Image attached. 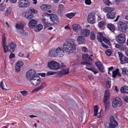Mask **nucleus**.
<instances>
[{
	"mask_svg": "<svg viewBox=\"0 0 128 128\" xmlns=\"http://www.w3.org/2000/svg\"><path fill=\"white\" fill-rule=\"evenodd\" d=\"M76 45L74 42V40L70 39L68 42L64 43L63 45L64 50L69 54L73 52L72 49L75 50Z\"/></svg>",
	"mask_w": 128,
	"mask_h": 128,
	"instance_id": "1",
	"label": "nucleus"
},
{
	"mask_svg": "<svg viewBox=\"0 0 128 128\" xmlns=\"http://www.w3.org/2000/svg\"><path fill=\"white\" fill-rule=\"evenodd\" d=\"M64 51L62 48L58 47L55 49H52L49 52V54L51 56H58L62 57L64 54Z\"/></svg>",
	"mask_w": 128,
	"mask_h": 128,
	"instance_id": "2",
	"label": "nucleus"
},
{
	"mask_svg": "<svg viewBox=\"0 0 128 128\" xmlns=\"http://www.w3.org/2000/svg\"><path fill=\"white\" fill-rule=\"evenodd\" d=\"M47 65L49 68L54 70H58L60 66V64L59 63L54 60L49 61Z\"/></svg>",
	"mask_w": 128,
	"mask_h": 128,
	"instance_id": "3",
	"label": "nucleus"
},
{
	"mask_svg": "<svg viewBox=\"0 0 128 128\" xmlns=\"http://www.w3.org/2000/svg\"><path fill=\"white\" fill-rule=\"evenodd\" d=\"M16 46V44L15 42H11L8 44V46L7 45L4 49V52L6 53L8 52H13Z\"/></svg>",
	"mask_w": 128,
	"mask_h": 128,
	"instance_id": "4",
	"label": "nucleus"
},
{
	"mask_svg": "<svg viewBox=\"0 0 128 128\" xmlns=\"http://www.w3.org/2000/svg\"><path fill=\"white\" fill-rule=\"evenodd\" d=\"M122 104L121 99L118 97H116L113 100L112 105L114 108H118Z\"/></svg>",
	"mask_w": 128,
	"mask_h": 128,
	"instance_id": "5",
	"label": "nucleus"
},
{
	"mask_svg": "<svg viewBox=\"0 0 128 128\" xmlns=\"http://www.w3.org/2000/svg\"><path fill=\"white\" fill-rule=\"evenodd\" d=\"M116 42L118 43H124L126 40L125 35L123 34H121L116 36Z\"/></svg>",
	"mask_w": 128,
	"mask_h": 128,
	"instance_id": "6",
	"label": "nucleus"
},
{
	"mask_svg": "<svg viewBox=\"0 0 128 128\" xmlns=\"http://www.w3.org/2000/svg\"><path fill=\"white\" fill-rule=\"evenodd\" d=\"M36 75L35 71L32 69L28 70L26 74V78L28 80H32Z\"/></svg>",
	"mask_w": 128,
	"mask_h": 128,
	"instance_id": "7",
	"label": "nucleus"
},
{
	"mask_svg": "<svg viewBox=\"0 0 128 128\" xmlns=\"http://www.w3.org/2000/svg\"><path fill=\"white\" fill-rule=\"evenodd\" d=\"M118 54L120 63L122 64H124L126 63H128V58L127 57L124 56L120 52H118Z\"/></svg>",
	"mask_w": 128,
	"mask_h": 128,
	"instance_id": "8",
	"label": "nucleus"
},
{
	"mask_svg": "<svg viewBox=\"0 0 128 128\" xmlns=\"http://www.w3.org/2000/svg\"><path fill=\"white\" fill-rule=\"evenodd\" d=\"M127 24L125 23L120 22L118 24V27L119 30L122 32H125L127 29Z\"/></svg>",
	"mask_w": 128,
	"mask_h": 128,
	"instance_id": "9",
	"label": "nucleus"
},
{
	"mask_svg": "<svg viewBox=\"0 0 128 128\" xmlns=\"http://www.w3.org/2000/svg\"><path fill=\"white\" fill-rule=\"evenodd\" d=\"M95 13L94 12H92L90 13L88 17V22L91 23H94L95 21Z\"/></svg>",
	"mask_w": 128,
	"mask_h": 128,
	"instance_id": "10",
	"label": "nucleus"
},
{
	"mask_svg": "<svg viewBox=\"0 0 128 128\" xmlns=\"http://www.w3.org/2000/svg\"><path fill=\"white\" fill-rule=\"evenodd\" d=\"M48 19L53 22V24L54 25L57 24L59 20L56 15L54 14H50Z\"/></svg>",
	"mask_w": 128,
	"mask_h": 128,
	"instance_id": "11",
	"label": "nucleus"
},
{
	"mask_svg": "<svg viewBox=\"0 0 128 128\" xmlns=\"http://www.w3.org/2000/svg\"><path fill=\"white\" fill-rule=\"evenodd\" d=\"M84 61L81 63L82 64H86L88 62L91 63L92 61V58L87 54L84 55L82 57Z\"/></svg>",
	"mask_w": 128,
	"mask_h": 128,
	"instance_id": "12",
	"label": "nucleus"
},
{
	"mask_svg": "<svg viewBox=\"0 0 128 128\" xmlns=\"http://www.w3.org/2000/svg\"><path fill=\"white\" fill-rule=\"evenodd\" d=\"M29 2L27 0H20V1L18 5L20 7H26L29 6Z\"/></svg>",
	"mask_w": 128,
	"mask_h": 128,
	"instance_id": "13",
	"label": "nucleus"
},
{
	"mask_svg": "<svg viewBox=\"0 0 128 128\" xmlns=\"http://www.w3.org/2000/svg\"><path fill=\"white\" fill-rule=\"evenodd\" d=\"M30 80L31 84L34 86H36L40 83V78L36 75Z\"/></svg>",
	"mask_w": 128,
	"mask_h": 128,
	"instance_id": "14",
	"label": "nucleus"
},
{
	"mask_svg": "<svg viewBox=\"0 0 128 128\" xmlns=\"http://www.w3.org/2000/svg\"><path fill=\"white\" fill-rule=\"evenodd\" d=\"M61 65L62 69L61 73L64 74H68L69 71L68 68L66 67L65 65L63 63L61 64Z\"/></svg>",
	"mask_w": 128,
	"mask_h": 128,
	"instance_id": "15",
	"label": "nucleus"
},
{
	"mask_svg": "<svg viewBox=\"0 0 128 128\" xmlns=\"http://www.w3.org/2000/svg\"><path fill=\"white\" fill-rule=\"evenodd\" d=\"M36 21L34 19H32L30 20L28 23L29 27L30 28H33L37 24Z\"/></svg>",
	"mask_w": 128,
	"mask_h": 128,
	"instance_id": "16",
	"label": "nucleus"
},
{
	"mask_svg": "<svg viewBox=\"0 0 128 128\" xmlns=\"http://www.w3.org/2000/svg\"><path fill=\"white\" fill-rule=\"evenodd\" d=\"M72 28L73 30L74 31L77 32L81 31V27L78 24H74L72 25Z\"/></svg>",
	"mask_w": 128,
	"mask_h": 128,
	"instance_id": "17",
	"label": "nucleus"
},
{
	"mask_svg": "<svg viewBox=\"0 0 128 128\" xmlns=\"http://www.w3.org/2000/svg\"><path fill=\"white\" fill-rule=\"evenodd\" d=\"M95 64L100 71L102 72H104V67L100 62H96Z\"/></svg>",
	"mask_w": 128,
	"mask_h": 128,
	"instance_id": "18",
	"label": "nucleus"
},
{
	"mask_svg": "<svg viewBox=\"0 0 128 128\" xmlns=\"http://www.w3.org/2000/svg\"><path fill=\"white\" fill-rule=\"evenodd\" d=\"M6 36V34L4 33L2 34V47H3L4 49L6 47V46L7 45L6 44V38H5V36Z\"/></svg>",
	"mask_w": 128,
	"mask_h": 128,
	"instance_id": "19",
	"label": "nucleus"
},
{
	"mask_svg": "<svg viewBox=\"0 0 128 128\" xmlns=\"http://www.w3.org/2000/svg\"><path fill=\"white\" fill-rule=\"evenodd\" d=\"M120 91L122 93L128 94V86H125L121 88Z\"/></svg>",
	"mask_w": 128,
	"mask_h": 128,
	"instance_id": "20",
	"label": "nucleus"
},
{
	"mask_svg": "<svg viewBox=\"0 0 128 128\" xmlns=\"http://www.w3.org/2000/svg\"><path fill=\"white\" fill-rule=\"evenodd\" d=\"M51 7V6L49 4H44L41 6V8L44 11H46L49 9Z\"/></svg>",
	"mask_w": 128,
	"mask_h": 128,
	"instance_id": "21",
	"label": "nucleus"
},
{
	"mask_svg": "<svg viewBox=\"0 0 128 128\" xmlns=\"http://www.w3.org/2000/svg\"><path fill=\"white\" fill-rule=\"evenodd\" d=\"M77 41L78 42V44H81L84 43L85 42V40L84 38L82 36H78L77 39Z\"/></svg>",
	"mask_w": 128,
	"mask_h": 128,
	"instance_id": "22",
	"label": "nucleus"
},
{
	"mask_svg": "<svg viewBox=\"0 0 128 128\" xmlns=\"http://www.w3.org/2000/svg\"><path fill=\"white\" fill-rule=\"evenodd\" d=\"M106 16L108 18L113 19L116 16V13L114 12L112 13H108L106 14Z\"/></svg>",
	"mask_w": 128,
	"mask_h": 128,
	"instance_id": "23",
	"label": "nucleus"
},
{
	"mask_svg": "<svg viewBox=\"0 0 128 128\" xmlns=\"http://www.w3.org/2000/svg\"><path fill=\"white\" fill-rule=\"evenodd\" d=\"M114 8H113L106 7L104 8L103 10L105 12L110 13L112 11H114Z\"/></svg>",
	"mask_w": 128,
	"mask_h": 128,
	"instance_id": "24",
	"label": "nucleus"
},
{
	"mask_svg": "<svg viewBox=\"0 0 128 128\" xmlns=\"http://www.w3.org/2000/svg\"><path fill=\"white\" fill-rule=\"evenodd\" d=\"M114 117L113 116H111L110 117V120L111 123H110L114 124V126H117L118 125V124L116 121L114 120Z\"/></svg>",
	"mask_w": 128,
	"mask_h": 128,
	"instance_id": "25",
	"label": "nucleus"
},
{
	"mask_svg": "<svg viewBox=\"0 0 128 128\" xmlns=\"http://www.w3.org/2000/svg\"><path fill=\"white\" fill-rule=\"evenodd\" d=\"M42 25L40 24H38L34 28V30L35 32H38L42 29Z\"/></svg>",
	"mask_w": 128,
	"mask_h": 128,
	"instance_id": "26",
	"label": "nucleus"
},
{
	"mask_svg": "<svg viewBox=\"0 0 128 128\" xmlns=\"http://www.w3.org/2000/svg\"><path fill=\"white\" fill-rule=\"evenodd\" d=\"M103 35L102 32H98L97 37L98 40L100 42H102V39L104 37L103 36Z\"/></svg>",
	"mask_w": 128,
	"mask_h": 128,
	"instance_id": "27",
	"label": "nucleus"
},
{
	"mask_svg": "<svg viewBox=\"0 0 128 128\" xmlns=\"http://www.w3.org/2000/svg\"><path fill=\"white\" fill-rule=\"evenodd\" d=\"M110 96L109 91L108 90H106L104 93V98L103 100H104V101L106 100H108Z\"/></svg>",
	"mask_w": 128,
	"mask_h": 128,
	"instance_id": "28",
	"label": "nucleus"
},
{
	"mask_svg": "<svg viewBox=\"0 0 128 128\" xmlns=\"http://www.w3.org/2000/svg\"><path fill=\"white\" fill-rule=\"evenodd\" d=\"M107 27L112 32H113L114 31L115 28L113 25L110 24H108Z\"/></svg>",
	"mask_w": 128,
	"mask_h": 128,
	"instance_id": "29",
	"label": "nucleus"
},
{
	"mask_svg": "<svg viewBox=\"0 0 128 128\" xmlns=\"http://www.w3.org/2000/svg\"><path fill=\"white\" fill-rule=\"evenodd\" d=\"M111 80L109 78H107V82L106 86L108 88H110L111 86Z\"/></svg>",
	"mask_w": 128,
	"mask_h": 128,
	"instance_id": "30",
	"label": "nucleus"
},
{
	"mask_svg": "<svg viewBox=\"0 0 128 128\" xmlns=\"http://www.w3.org/2000/svg\"><path fill=\"white\" fill-rule=\"evenodd\" d=\"M16 28L18 29H20L24 31V30H23L24 28V26L22 24H16Z\"/></svg>",
	"mask_w": 128,
	"mask_h": 128,
	"instance_id": "31",
	"label": "nucleus"
},
{
	"mask_svg": "<svg viewBox=\"0 0 128 128\" xmlns=\"http://www.w3.org/2000/svg\"><path fill=\"white\" fill-rule=\"evenodd\" d=\"M102 40L103 42L106 43L108 44H110V42L109 40V39L108 37H103L102 39Z\"/></svg>",
	"mask_w": 128,
	"mask_h": 128,
	"instance_id": "32",
	"label": "nucleus"
},
{
	"mask_svg": "<svg viewBox=\"0 0 128 128\" xmlns=\"http://www.w3.org/2000/svg\"><path fill=\"white\" fill-rule=\"evenodd\" d=\"M102 1L107 6H110L112 4L109 0H102Z\"/></svg>",
	"mask_w": 128,
	"mask_h": 128,
	"instance_id": "33",
	"label": "nucleus"
},
{
	"mask_svg": "<svg viewBox=\"0 0 128 128\" xmlns=\"http://www.w3.org/2000/svg\"><path fill=\"white\" fill-rule=\"evenodd\" d=\"M32 13L28 11H26L23 13L22 15L26 18L30 15Z\"/></svg>",
	"mask_w": 128,
	"mask_h": 128,
	"instance_id": "34",
	"label": "nucleus"
},
{
	"mask_svg": "<svg viewBox=\"0 0 128 128\" xmlns=\"http://www.w3.org/2000/svg\"><path fill=\"white\" fill-rule=\"evenodd\" d=\"M94 116H96L97 115V113L98 108L97 107V106H94Z\"/></svg>",
	"mask_w": 128,
	"mask_h": 128,
	"instance_id": "35",
	"label": "nucleus"
},
{
	"mask_svg": "<svg viewBox=\"0 0 128 128\" xmlns=\"http://www.w3.org/2000/svg\"><path fill=\"white\" fill-rule=\"evenodd\" d=\"M103 101L104 103L105 109H106L109 106V102L107 100H106L105 101H104V100H103Z\"/></svg>",
	"mask_w": 128,
	"mask_h": 128,
	"instance_id": "36",
	"label": "nucleus"
},
{
	"mask_svg": "<svg viewBox=\"0 0 128 128\" xmlns=\"http://www.w3.org/2000/svg\"><path fill=\"white\" fill-rule=\"evenodd\" d=\"M118 69H116V70L112 72V76L113 78H115L116 75L118 73Z\"/></svg>",
	"mask_w": 128,
	"mask_h": 128,
	"instance_id": "37",
	"label": "nucleus"
},
{
	"mask_svg": "<svg viewBox=\"0 0 128 128\" xmlns=\"http://www.w3.org/2000/svg\"><path fill=\"white\" fill-rule=\"evenodd\" d=\"M74 16V14L72 13L68 14L66 15V16L70 18H72Z\"/></svg>",
	"mask_w": 128,
	"mask_h": 128,
	"instance_id": "38",
	"label": "nucleus"
},
{
	"mask_svg": "<svg viewBox=\"0 0 128 128\" xmlns=\"http://www.w3.org/2000/svg\"><path fill=\"white\" fill-rule=\"evenodd\" d=\"M89 62H88V63H86V64H87V65L86 67V68L88 70H90V69H91L92 68L91 67V63H89Z\"/></svg>",
	"mask_w": 128,
	"mask_h": 128,
	"instance_id": "39",
	"label": "nucleus"
},
{
	"mask_svg": "<svg viewBox=\"0 0 128 128\" xmlns=\"http://www.w3.org/2000/svg\"><path fill=\"white\" fill-rule=\"evenodd\" d=\"M90 40H94L95 38V36L93 32H91L90 35Z\"/></svg>",
	"mask_w": 128,
	"mask_h": 128,
	"instance_id": "40",
	"label": "nucleus"
},
{
	"mask_svg": "<svg viewBox=\"0 0 128 128\" xmlns=\"http://www.w3.org/2000/svg\"><path fill=\"white\" fill-rule=\"evenodd\" d=\"M127 49L126 46L124 45H122L120 50H123L125 52Z\"/></svg>",
	"mask_w": 128,
	"mask_h": 128,
	"instance_id": "41",
	"label": "nucleus"
},
{
	"mask_svg": "<svg viewBox=\"0 0 128 128\" xmlns=\"http://www.w3.org/2000/svg\"><path fill=\"white\" fill-rule=\"evenodd\" d=\"M89 35V32H82L81 35L84 37H87Z\"/></svg>",
	"mask_w": 128,
	"mask_h": 128,
	"instance_id": "42",
	"label": "nucleus"
},
{
	"mask_svg": "<svg viewBox=\"0 0 128 128\" xmlns=\"http://www.w3.org/2000/svg\"><path fill=\"white\" fill-rule=\"evenodd\" d=\"M81 48L83 52H88V49L85 46H82Z\"/></svg>",
	"mask_w": 128,
	"mask_h": 128,
	"instance_id": "43",
	"label": "nucleus"
},
{
	"mask_svg": "<svg viewBox=\"0 0 128 128\" xmlns=\"http://www.w3.org/2000/svg\"><path fill=\"white\" fill-rule=\"evenodd\" d=\"M122 72L123 73L126 74L128 76V70L126 68H124L122 69Z\"/></svg>",
	"mask_w": 128,
	"mask_h": 128,
	"instance_id": "44",
	"label": "nucleus"
},
{
	"mask_svg": "<svg viewBox=\"0 0 128 128\" xmlns=\"http://www.w3.org/2000/svg\"><path fill=\"white\" fill-rule=\"evenodd\" d=\"M41 90V89L40 88V87L39 86L38 87L34 89L33 90H32V93H33L35 92H38L39 90Z\"/></svg>",
	"mask_w": 128,
	"mask_h": 128,
	"instance_id": "45",
	"label": "nucleus"
},
{
	"mask_svg": "<svg viewBox=\"0 0 128 128\" xmlns=\"http://www.w3.org/2000/svg\"><path fill=\"white\" fill-rule=\"evenodd\" d=\"M24 64L23 63L22 61H18L16 64V65L20 67Z\"/></svg>",
	"mask_w": 128,
	"mask_h": 128,
	"instance_id": "46",
	"label": "nucleus"
},
{
	"mask_svg": "<svg viewBox=\"0 0 128 128\" xmlns=\"http://www.w3.org/2000/svg\"><path fill=\"white\" fill-rule=\"evenodd\" d=\"M6 8V6L5 5L1 4L0 6V10L1 11H2L4 10Z\"/></svg>",
	"mask_w": 128,
	"mask_h": 128,
	"instance_id": "47",
	"label": "nucleus"
},
{
	"mask_svg": "<svg viewBox=\"0 0 128 128\" xmlns=\"http://www.w3.org/2000/svg\"><path fill=\"white\" fill-rule=\"evenodd\" d=\"M42 16L44 18L46 17L48 18L50 16V14H48L47 12H44Z\"/></svg>",
	"mask_w": 128,
	"mask_h": 128,
	"instance_id": "48",
	"label": "nucleus"
},
{
	"mask_svg": "<svg viewBox=\"0 0 128 128\" xmlns=\"http://www.w3.org/2000/svg\"><path fill=\"white\" fill-rule=\"evenodd\" d=\"M20 92L22 94L23 96H25L27 94L28 92L26 90L20 91Z\"/></svg>",
	"mask_w": 128,
	"mask_h": 128,
	"instance_id": "49",
	"label": "nucleus"
},
{
	"mask_svg": "<svg viewBox=\"0 0 128 128\" xmlns=\"http://www.w3.org/2000/svg\"><path fill=\"white\" fill-rule=\"evenodd\" d=\"M4 85L3 82L2 81L1 82L0 84V86L1 88L3 90H7L5 88H4Z\"/></svg>",
	"mask_w": 128,
	"mask_h": 128,
	"instance_id": "50",
	"label": "nucleus"
},
{
	"mask_svg": "<svg viewBox=\"0 0 128 128\" xmlns=\"http://www.w3.org/2000/svg\"><path fill=\"white\" fill-rule=\"evenodd\" d=\"M46 86V84L44 82H42L41 85L40 86V88L41 89L44 88Z\"/></svg>",
	"mask_w": 128,
	"mask_h": 128,
	"instance_id": "51",
	"label": "nucleus"
},
{
	"mask_svg": "<svg viewBox=\"0 0 128 128\" xmlns=\"http://www.w3.org/2000/svg\"><path fill=\"white\" fill-rule=\"evenodd\" d=\"M105 53L107 56H109L111 54V52L110 50H107L105 51Z\"/></svg>",
	"mask_w": 128,
	"mask_h": 128,
	"instance_id": "52",
	"label": "nucleus"
},
{
	"mask_svg": "<svg viewBox=\"0 0 128 128\" xmlns=\"http://www.w3.org/2000/svg\"><path fill=\"white\" fill-rule=\"evenodd\" d=\"M122 98L125 102H128V96H124L122 97Z\"/></svg>",
	"mask_w": 128,
	"mask_h": 128,
	"instance_id": "53",
	"label": "nucleus"
},
{
	"mask_svg": "<svg viewBox=\"0 0 128 128\" xmlns=\"http://www.w3.org/2000/svg\"><path fill=\"white\" fill-rule=\"evenodd\" d=\"M20 66L16 65L15 67L16 71L17 72L19 71L20 70Z\"/></svg>",
	"mask_w": 128,
	"mask_h": 128,
	"instance_id": "54",
	"label": "nucleus"
},
{
	"mask_svg": "<svg viewBox=\"0 0 128 128\" xmlns=\"http://www.w3.org/2000/svg\"><path fill=\"white\" fill-rule=\"evenodd\" d=\"M104 24V22H100L98 23V25L99 27L101 28L103 26Z\"/></svg>",
	"mask_w": 128,
	"mask_h": 128,
	"instance_id": "55",
	"label": "nucleus"
},
{
	"mask_svg": "<svg viewBox=\"0 0 128 128\" xmlns=\"http://www.w3.org/2000/svg\"><path fill=\"white\" fill-rule=\"evenodd\" d=\"M56 73L55 72H48L47 73V75H54L56 74Z\"/></svg>",
	"mask_w": 128,
	"mask_h": 128,
	"instance_id": "56",
	"label": "nucleus"
},
{
	"mask_svg": "<svg viewBox=\"0 0 128 128\" xmlns=\"http://www.w3.org/2000/svg\"><path fill=\"white\" fill-rule=\"evenodd\" d=\"M30 10L32 12L34 13H36L37 12V11L36 10H34V9H32V8H30Z\"/></svg>",
	"mask_w": 128,
	"mask_h": 128,
	"instance_id": "57",
	"label": "nucleus"
},
{
	"mask_svg": "<svg viewBox=\"0 0 128 128\" xmlns=\"http://www.w3.org/2000/svg\"><path fill=\"white\" fill-rule=\"evenodd\" d=\"M109 125L108 128H115V126H116L114 125V124L109 123Z\"/></svg>",
	"mask_w": 128,
	"mask_h": 128,
	"instance_id": "58",
	"label": "nucleus"
},
{
	"mask_svg": "<svg viewBox=\"0 0 128 128\" xmlns=\"http://www.w3.org/2000/svg\"><path fill=\"white\" fill-rule=\"evenodd\" d=\"M121 45H122L118 44H116L115 45V46L116 48H117L118 49L120 50Z\"/></svg>",
	"mask_w": 128,
	"mask_h": 128,
	"instance_id": "59",
	"label": "nucleus"
},
{
	"mask_svg": "<svg viewBox=\"0 0 128 128\" xmlns=\"http://www.w3.org/2000/svg\"><path fill=\"white\" fill-rule=\"evenodd\" d=\"M33 17V15L32 14V13L29 16H28V17H27L26 18V19L30 20Z\"/></svg>",
	"mask_w": 128,
	"mask_h": 128,
	"instance_id": "60",
	"label": "nucleus"
},
{
	"mask_svg": "<svg viewBox=\"0 0 128 128\" xmlns=\"http://www.w3.org/2000/svg\"><path fill=\"white\" fill-rule=\"evenodd\" d=\"M48 18H46V17L44 18H43L42 19V21L45 23H48L47 20H49Z\"/></svg>",
	"mask_w": 128,
	"mask_h": 128,
	"instance_id": "61",
	"label": "nucleus"
},
{
	"mask_svg": "<svg viewBox=\"0 0 128 128\" xmlns=\"http://www.w3.org/2000/svg\"><path fill=\"white\" fill-rule=\"evenodd\" d=\"M15 55L13 53H11L9 56V58L10 59H11L14 58Z\"/></svg>",
	"mask_w": 128,
	"mask_h": 128,
	"instance_id": "62",
	"label": "nucleus"
},
{
	"mask_svg": "<svg viewBox=\"0 0 128 128\" xmlns=\"http://www.w3.org/2000/svg\"><path fill=\"white\" fill-rule=\"evenodd\" d=\"M85 2L87 4L90 5L91 4V2L90 0H85Z\"/></svg>",
	"mask_w": 128,
	"mask_h": 128,
	"instance_id": "63",
	"label": "nucleus"
},
{
	"mask_svg": "<svg viewBox=\"0 0 128 128\" xmlns=\"http://www.w3.org/2000/svg\"><path fill=\"white\" fill-rule=\"evenodd\" d=\"M11 8L10 7H8L6 10V12L8 14H9L11 12Z\"/></svg>",
	"mask_w": 128,
	"mask_h": 128,
	"instance_id": "64",
	"label": "nucleus"
}]
</instances>
